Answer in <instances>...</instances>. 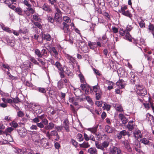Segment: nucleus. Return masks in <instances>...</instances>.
<instances>
[{"label":"nucleus","instance_id":"1","mask_svg":"<svg viewBox=\"0 0 154 154\" xmlns=\"http://www.w3.org/2000/svg\"><path fill=\"white\" fill-rule=\"evenodd\" d=\"M24 4L28 7L26 8V10H24L25 14L28 16H29L30 14H33L35 12V10L31 7L32 5L29 4L26 0H24L23 1Z\"/></svg>","mask_w":154,"mask_h":154},{"label":"nucleus","instance_id":"2","mask_svg":"<svg viewBox=\"0 0 154 154\" xmlns=\"http://www.w3.org/2000/svg\"><path fill=\"white\" fill-rule=\"evenodd\" d=\"M17 130L19 135L24 137L27 134V131L23 126H13Z\"/></svg>","mask_w":154,"mask_h":154},{"label":"nucleus","instance_id":"3","mask_svg":"<svg viewBox=\"0 0 154 154\" xmlns=\"http://www.w3.org/2000/svg\"><path fill=\"white\" fill-rule=\"evenodd\" d=\"M137 94L140 96H144L147 94L146 90L144 87L140 85L136 86V90Z\"/></svg>","mask_w":154,"mask_h":154},{"label":"nucleus","instance_id":"4","mask_svg":"<svg viewBox=\"0 0 154 154\" xmlns=\"http://www.w3.org/2000/svg\"><path fill=\"white\" fill-rule=\"evenodd\" d=\"M119 33L122 36H124V35H125V38L128 40L129 41H131V37L128 31H126L125 30H123V29L121 28L120 29Z\"/></svg>","mask_w":154,"mask_h":154},{"label":"nucleus","instance_id":"5","mask_svg":"<svg viewBox=\"0 0 154 154\" xmlns=\"http://www.w3.org/2000/svg\"><path fill=\"white\" fill-rule=\"evenodd\" d=\"M111 154H122V151L119 147L113 146L110 150Z\"/></svg>","mask_w":154,"mask_h":154},{"label":"nucleus","instance_id":"6","mask_svg":"<svg viewBox=\"0 0 154 154\" xmlns=\"http://www.w3.org/2000/svg\"><path fill=\"white\" fill-rule=\"evenodd\" d=\"M49 51L52 56L56 58H58V54L54 47L50 48Z\"/></svg>","mask_w":154,"mask_h":154},{"label":"nucleus","instance_id":"7","mask_svg":"<svg viewBox=\"0 0 154 154\" xmlns=\"http://www.w3.org/2000/svg\"><path fill=\"white\" fill-rule=\"evenodd\" d=\"M134 135L135 138H136L138 141L141 138H142L143 136L141 131L139 130H136L134 133Z\"/></svg>","mask_w":154,"mask_h":154},{"label":"nucleus","instance_id":"8","mask_svg":"<svg viewBox=\"0 0 154 154\" xmlns=\"http://www.w3.org/2000/svg\"><path fill=\"white\" fill-rule=\"evenodd\" d=\"M125 82L122 79L119 80L116 83L118 88L120 89L124 88L125 86Z\"/></svg>","mask_w":154,"mask_h":154},{"label":"nucleus","instance_id":"9","mask_svg":"<svg viewBox=\"0 0 154 154\" xmlns=\"http://www.w3.org/2000/svg\"><path fill=\"white\" fill-rule=\"evenodd\" d=\"M63 29L65 33H69L70 32V29L69 28V25L65 22H63Z\"/></svg>","mask_w":154,"mask_h":154},{"label":"nucleus","instance_id":"10","mask_svg":"<svg viewBox=\"0 0 154 154\" xmlns=\"http://www.w3.org/2000/svg\"><path fill=\"white\" fill-rule=\"evenodd\" d=\"M31 137L32 140L34 142H38L40 139L39 135L37 133L32 134Z\"/></svg>","mask_w":154,"mask_h":154},{"label":"nucleus","instance_id":"11","mask_svg":"<svg viewBox=\"0 0 154 154\" xmlns=\"http://www.w3.org/2000/svg\"><path fill=\"white\" fill-rule=\"evenodd\" d=\"M127 134V132L126 131L123 130L116 134V136L119 140L121 139L122 137V136H125Z\"/></svg>","mask_w":154,"mask_h":154},{"label":"nucleus","instance_id":"12","mask_svg":"<svg viewBox=\"0 0 154 154\" xmlns=\"http://www.w3.org/2000/svg\"><path fill=\"white\" fill-rule=\"evenodd\" d=\"M105 84H106L108 86L107 88L108 90H110L113 88V86L114 83L111 81L108 80H106L105 82Z\"/></svg>","mask_w":154,"mask_h":154},{"label":"nucleus","instance_id":"13","mask_svg":"<svg viewBox=\"0 0 154 154\" xmlns=\"http://www.w3.org/2000/svg\"><path fill=\"white\" fill-rule=\"evenodd\" d=\"M113 106L115 107L116 109L118 111L122 112L123 111V109L121 105L117 104H114Z\"/></svg>","mask_w":154,"mask_h":154},{"label":"nucleus","instance_id":"14","mask_svg":"<svg viewBox=\"0 0 154 154\" xmlns=\"http://www.w3.org/2000/svg\"><path fill=\"white\" fill-rule=\"evenodd\" d=\"M143 104L145 107V108L147 109L149 108V105H150L153 111V112L154 113V106L153 105V103H152L151 102H149L148 103H143Z\"/></svg>","mask_w":154,"mask_h":154},{"label":"nucleus","instance_id":"15","mask_svg":"<svg viewBox=\"0 0 154 154\" xmlns=\"http://www.w3.org/2000/svg\"><path fill=\"white\" fill-rule=\"evenodd\" d=\"M74 93L75 95L78 97H79L82 94L81 91L79 88L74 89Z\"/></svg>","mask_w":154,"mask_h":154},{"label":"nucleus","instance_id":"16","mask_svg":"<svg viewBox=\"0 0 154 154\" xmlns=\"http://www.w3.org/2000/svg\"><path fill=\"white\" fill-rule=\"evenodd\" d=\"M124 145L125 147L128 152H132V149L128 141L125 143Z\"/></svg>","mask_w":154,"mask_h":154},{"label":"nucleus","instance_id":"17","mask_svg":"<svg viewBox=\"0 0 154 154\" xmlns=\"http://www.w3.org/2000/svg\"><path fill=\"white\" fill-rule=\"evenodd\" d=\"M114 129L110 127V126H106L105 128V131L109 133H112Z\"/></svg>","mask_w":154,"mask_h":154},{"label":"nucleus","instance_id":"18","mask_svg":"<svg viewBox=\"0 0 154 154\" xmlns=\"http://www.w3.org/2000/svg\"><path fill=\"white\" fill-rule=\"evenodd\" d=\"M66 56L69 61L70 63H75V60L74 57L68 54H67Z\"/></svg>","mask_w":154,"mask_h":154},{"label":"nucleus","instance_id":"19","mask_svg":"<svg viewBox=\"0 0 154 154\" xmlns=\"http://www.w3.org/2000/svg\"><path fill=\"white\" fill-rule=\"evenodd\" d=\"M146 116L148 117L149 120L150 121L151 124L152 125H154V119L153 116L149 113H147Z\"/></svg>","mask_w":154,"mask_h":154},{"label":"nucleus","instance_id":"20","mask_svg":"<svg viewBox=\"0 0 154 154\" xmlns=\"http://www.w3.org/2000/svg\"><path fill=\"white\" fill-rule=\"evenodd\" d=\"M79 146L80 147L83 148H88L90 146V145L88 142H84L82 144H79Z\"/></svg>","mask_w":154,"mask_h":154},{"label":"nucleus","instance_id":"21","mask_svg":"<svg viewBox=\"0 0 154 154\" xmlns=\"http://www.w3.org/2000/svg\"><path fill=\"white\" fill-rule=\"evenodd\" d=\"M88 152L90 154H97V151L95 148L91 147L88 149Z\"/></svg>","mask_w":154,"mask_h":154},{"label":"nucleus","instance_id":"22","mask_svg":"<svg viewBox=\"0 0 154 154\" xmlns=\"http://www.w3.org/2000/svg\"><path fill=\"white\" fill-rule=\"evenodd\" d=\"M42 9L46 11L49 12L51 11V9L50 6L44 4L42 6Z\"/></svg>","mask_w":154,"mask_h":154},{"label":"nucleus","instance_id":"23","mask_svg":"<svg viewBox=\"0 0 154 154\" xmlns=\"http://www.w3.org/2000/svg\"><path fill=\"white\" fill-rule=\"evenodd\" d=\"M56 66L60 71H63V68L62 66L60 64V63L59 62L57 61L56 62L55 64H54Z\"/></svg>","mask_w":154,"mask_h":154},{"label":"nucleus","instance_id":"24","mask_svg":"<svg viewBox=\"0 0 154 154\" xmlns=\"http://www.w3.org/2000/svg\"><path fill=\"white\" fill-rule=\"evenodd\" d=\"M98 127V126H96L95 127H93L92 128H88V130L91 132L92 133L94 134H95L97 131Z\"/></svg>","mask_w":154,"mask_h":154},{"label":"nucleus","instance_id":"25","mask_svg":"<svg viewBox=\"0 0 154 154\" xmlns=\"http://www.w3.org/2000/svg\"><path fill=\"white\" fill-rule=\"evenodd\" d=\"M42 38L44 39H46L48 41H50L51 40V37L50 35L48 34H42Z\"/></svg>","mask_w":154,"mask_h":154},{"label":"nucleus","instance_id":"26","mask_svg":"<svg viewBox=\"0 0 154 154\" xmlns=\"http://www.w3.org/2000/svg\"><path fill=\"white\" fill-rule=\"evenodd\" d=\"M88 45L91 49H94L96 47V43L95 42L92 43L91 42H88Z\"/></svg>","mask_w":154,"mask_h":154},{"label":"nucleus","instance_id":"27","mask_svg":"<svg viewBox=\"0 0 154 154\" xmlns=\"http://www.w3.org/2000/svg\"><path fill=\"white\" fill-rule=\"evenodd\" d=\"M138 141H141L142 143L145 145H147L149 143V141L147 139L145 138H141Z\"/></svg>","mask_w":154,"mask_h":154},{"label":"nucleus","instance_id":"28","mask_svg":"<svg viewBox=\"0 0 154 154\" xmlns=\"http://www.w3.org/2000/svg\"><path fill=\"white\" fill-rule=\"evenodd\" d=\"M15 12H17L19 15L21 16L23 15V10L20 8L17 7L15 9Z\"/></svg>","mask_w":154,"mask_h":154},{"label":"nucleus","instance_id":"29","mask_svg":"<svg viewBox=\"0 0 154 154\" xmlns=\"http://www.w3.org/2000/svg\"><path fill=\"white\" fill-rule=\"evenodd\" d=\"M51 134L52 135L55 136L57 137V138L55 139V140L58 141L59 139V136L58 135L57 132L55 131H53L51 132Z\"/></svg>","mask_w":154,"mask_h":154},{"label":"nucleus","instance_id":"30","mask_svg":"<svg viewBox=\"0 0 154 154\" xmlns=\"http://www.w3.org/2000/svg\"><path fill=\"white\" fill-rule=\"evenodd\" d=\"M93 89L94 91L97 93H100L101 92V90L100 89V87L97 85H95L93 87Z\"/></svg>","mask_w":154,"mask_h":154},{"label":"nucleus","instance_id":"31","mask_svg":"<svg viewBox=\"0 0 154 154\" xmlns=\"http://www.w3.org/2000/svg\"><path fill=\"white\" fill-rule=\"evenodd\" d=\"M63 20L64 21V22H65L66 23H70L71 21V20L69 18L66 16H64L63 17Z\"/></svg>","mask_w":154,"mask_h":154},{"label":"nucleus","instance_id":"32","mask_svg":"<svg viewBox=\"0 0 154 154\" xmlns=\"http://www.w3.org/2000/svg\"><path fill=\"white\" fill-rule=\"evenodd\" d=\"M95 146L98 149H101L102 150L104 151L105 149L103 148L102 146V144L101 145L100 144H99L98 142H95Z\"/></svg>","mask_w":154,"mask_h":154},{"label":"nucleus","instance_id":"33","mask_svg":"<svg viewBox=\"0 0 154 154\" xmlns=\"http://www.w3.org/2000/svg\"><path fill=\"white\" fill-rule=\"evenodd\" d=\"M32 107L35 112L36 111H37L38 109H40L41 108V106L39 105L36 104H34L32 105Z\"/></svg>","mask_w":154,"mask_h":154},{"label":"nucleus","instance_id":"34","mask_svg":"<svg viewBox=\"0 0 154 154\" xmlns=\"http://www.w3.org/2000/svg\"><path fill=\"white\" fill-rule=\"evenodd\" d=\"M33 19L35 21H40L41 19L38 14H35L33 15Z\"/></svg>","mask_w":154,"mask_h":154},{"label":"nucleus","instance_id":"35","mask_svg":"<svg viewBox=\"0 0 154 154\" xmlns=\"http://www.w3.org/2000/svg\"><path fill=\"white\" fill-rule=\"evenodd\" d=\"M77 139L80 142L83 140L84 138L81 134L79 133L77 136Z\"/></svg>","mask_w":154,"mask_h":154},{"label":"nucleus","instance_id":"36","mask_svg":"<svg viewBox=\"0 0 154 154\" xmlns=\"http://www.w3.org/2000/svg\"><path fill=\"white\" fill-rule=\"evenodd\" d=\"M35 54L37 55L38 57H42V55L41 54V52L38 49H36L35 50Z\"/></svg>","mask_w":154,"mask_h":154},{"label":"nucleus","instance_id":"37","mask_svg":"<svg viewBox=\"0 0 154 154\" xmlns=\"http://www.w3.org/2000/svg\"><path fill=\"white\" fill-rule=\"evenodd\" d=\"M13 130V128L12 127H8L7 128L6 130L4 132V134L7 135L8 133H11Z\"/></svg>","mask_w":154,"mask_h":154},{"label":"nucleus","instance_id":"38","mask_svg":"<svg viewBox=\"0 0 154 154\" xmlns=\"http://www.w3.org/2000/svg\"><path fill=\"white\" fill-rule=\"evenodd\" d=\"M102 146L103 148H106L109 145V143L108 141H105L102 143Z\"/></svg>","mask_w":154,"mask_h":154},{"label":"nucleus","instance_id":"39","mask_svg":"<svg viewBox=\"0 0 154 154\" xmlns=\"http://www.w3.org/2000/svg\"><path fill=\"white\" fill-rule=\"evenodd\" d=\"M35 90L42 93H45L46 92V90L43 88L38 87Z\"/></svg>","mask_w":154,"mask_h":154},{"label":"nucleus","instance_id":"40","mask_svg":"<svg viewBox=\"0 0 154 154\" xmlns=\"http://www.w3.org/2000/svg\"><path fill=\"white\" fill-rule=\"evenodd\" d=\"M103 108L104 109H106L107 111H109L110 109V106L109 104L105 103L104 104V106H103Z\"/></svg>","mask_w":154,"mask_h":154},{"label":"nucleus","instance_id":"41","mask_svg":"<svg viewBox=\"0 0 154 154\" xmlns=\"http://www.w3.org/2000/svg\"><path fill=\"white\" fill-rule=\"evenodd\" d=\"M79 76L80 78V82L82 83H85V80L83 75L81 74H80L79 75Z\"/></svg>","mask_w":154,"mask_h":154},{"label":"nucleus","instance_id":"42","mask_svg":"<svg viewBox=\"0 0 154 154\" xmlns=\"http://www.w3.org/2000/svg\"><path fill=\"white\" fill-rule=\"evenodd\" d=\"M2 29L6 31L9 33H11L12 31L10 30L9 28L7 27H5L4 26H1Z\"/></svg>","mask_w":154,"mask_h":154},{"label":"nucleus","instance_id":"43","mask_svg":"<svg viewBox=\"0 0 154 154\" xmlns=\"http://www.w3.org/2000/svg\"><path fill=\"white\" fill-rule=\"evenodd\" d=\"M122 14L125 16L131 17V15L129 11H127L123 12Z\"/></svg>","mask_w":154,"mask_h":154},{"label":"nucleus","instance_id":"44","mask_svg":"<svg viewBox=\"0 0 154 154\" xmlns=\"http://www.w3.org/2000/svg\"><path fill=\"white\" fill-rule=\"evenodd\" d=\"M127 6H124L122 7L121 8V9L120 10V13H122V14L123 12L125 11V10H127Z\"/></svg>","mask_w":154,"mask_h":154},{"label":"nucleus","instance_id":"45","mask_svg":"<svg viewBox=\"0 0 154 154\" xmlns=\"http://www.w3.org/2000/svg\"><path fill=\"white\" fill-rule=\"evenodd\" d=\"M30 60L35 64L36 65H39L38 63L33 57H30Z\"/></svg>","mask_w":154,"mask_h":154},{"label":"nucleus","instance_id":"46","mask_svg":"<svg viewBox=\"0 0 154 154\" xmlns=\"http://www.w3.org/2000/svg\"><path fill=\"white\" fill-rule=\"evenodd\" d=\"M61 14V13H56L55 15V18L57 20H58L59 18L60 17V15Z\"/></svg>","mask_w":154,"mask_h":154},{"label":"nucleus","instance_id":"47","mask_svg":"<svg viewBox=\"0 0 154 154\" xmlns=\"http://www.w3.org/2000/svg\"><path fill=\"white\" fill-rule=\"evenodd\" d=\"M102 94L101 92L100 93H97L96 94V98L97 100H99L101 98V95Z\"/></svg>","mask_w":154,"mask_h":154},{"label":"nucleus","instance_id":"48","mask_svg":"<svg viewBox=\"0 0 154 154\" xmlns=\"http://www.w3.org/2000/svg\"><path fill=\"white\" fill-rule=\"evenodd\" d=\"M71 142L74 146L75 147H77L78 144V142L73 139H72Z\"/></svg>","mask_w":154,"mask_h":154},{"label":"nucleus","instance_id":"49","mask_svg":"<svg viewBox=\"0 0 154 154\" xmlns=\"http://www.w3.org/2000/svg\"><path fill=\"white\" fill-rule=\"evenodd\" d=\"M33 23L39 28L41 29L42 28V26L39 23L36 22H33Z\"/></svg>","mask_w":154,"mask_h":154},{"label":"nucleus","instance_id":"50","mask_svg":"<svg viewBox=\"0 0 154 154\" xmlns=\"http://www.w3.org/2000/svg\"><path fill=\"white\" fill-rule=\"evenodd\" d=\"M95 104L98 106L101 107L102 106V102L101 101H97L95 102Z\"/></svg>","mask_w":154,"mask_h":154},{"label":"nucleus","instance_id":"51","mask_svg":"<svg viewBox=\"0 0 154 154\" xmlns=\"http://www.w3.org/2000/svg\"><path fill=\"white\" fill-rule=\"evenodd\" d=\"M139 26L141 28L145 27V23L143 20L141 21L139 23Z\"/></svg>","mask_w":154,"mask_h":154},{"label":"nucleus","instance_id":"52","mask_svg":"<svg viewBox=\"0 0 154 154\" xmlns=\"http://www.w3.org/2000/svg\"><path fill=\"white\" fill-rule=\"evenodd\" d=\"M2 66L3 68L5 69H7L8 71H9L11 70L10 67L8 65H5L3 64H2Z\"/></svg>","mask_w":154,"mask_h":154},{"label":"nucleus","instance_id":"53","mask_svg":"<svg viewBox=\"0 0 154 154\" xmlns=\"http://www.w3.org/2000/svg\"><path fill=\"white\" fill-rule=\"evenodd\" d=\"M5 128L4 126H0V135L4 134V131H2V130L4 129Z\"/></svg>","mask_w":154,"mask_h":154},{"label":"nucleus","instance_id":"54","mask_svg":"<svg viewBox=\"0 0 154 154\" xmlns=\"http://www.w3.org/2000/svg\"><path fill=\"white\" fill-rule=\"evenodd\" d=\"M54 146L56 149H58L60 147V144L58 142H56L54 144Z\"/></svg>","mask_w":154,"mask_h":154},{"label":"nucleus","instance_id":"55","mask_svg":"<svg viewBox=\"0 0 154 154\" xmlns=\"http://www.w3.org/2000/svg\"><path fill=\"white\" fill-rule=\"evenodd\" d=\"M84 52L85 53L88 52V48L86 46H85L82 49Z\"/></svg>","mask_w":154,"mask_h":154},{"label":"nucleus","instance_id":"56","mask_svg":"<svg viewBox=\"0 0 154 154\" xmlns=\"http://www.w3.org/2000/svg\"><path fill=\"white\" fill-rule=\"evenodd\" d=\"M80 87L81 89L83 91L85 90V89L87 88L86 87V85L85 84H82L80 85Z\"/></svg>","mask_w":154,"mask_h":154},{"label":"nucleus","instance_id":"57","mask_svg":"<svg viewBox=\"0 0 154 154\" xmlns=\"http://www.w3.org/2000/svg\"><path fill=\"white\" fill-rule=\"evenodd\" d=\"M106 113L104 112H103L101 115V118L102 119H104L106 117Z\"/></svg>","mask_w":154,"mask_h":154},{"label":"nucleus","instance_id":"58","mask_svg":"<svg viewBox=\"0 0 154 154\" xmlns=\"http://www.w3.org/2000/svg\"><path fill=\"white\" fill-rule=\"evenodd\" d=\"M86 100L90 104H93V102L92 101V100L91 99V98L89 97H86Z\"/></svg>","mask_w":154,"mask_h":154},{"label":"nucleus","instance_id":"59","mask_svg":"<svg viewBox=\"0 0 154 154\" xmlns=\"http://www.w3.org/2000/svg\"><path fill=\"white\" fill-rule=\"evenodd\" d=\"M48 20L50 22L52 23L54 22V19L52 17H51L50 16H48Z\"/></svg>","mask_w":154,"mask_h":154},{"label":"nucleus","instance_id":"60","mask_svg":"<svg viewBox=\"0 0 154 154\" xmlns=\"http://www.w3.org/2000/svg\"><path fill=\"white\" fill-rule=\"evenodd\" d=\"M119 117L121 120H122L124 118H125V117L124 116V115L121 113L119 114Z\"/></svg>","mask_w":154,"mask_h":154},{"label":"nucleus","instance_id":"61","mask_svg":"<svg viewBox=\"0 0 154 154\" xmlns=\"http://www.w3.org/2000/svg\"><path fill=\"white\" fill-rule=\"evenodd\" d=\"M84 138H85V140H86V141H88L89 140V137H88V135L86 134V133H84Z\"/></svg>","mask_w":154,"mask_h":154},{"label":"nucleus","instance_id":"62","mask_svg":"<svg viewBox=\"0 0 154 154\" xmlns=\"http://www.w3.org/2000/svg\"><path fill=\"white\" fill-rule=\"evenodd\" d=\"M17 115L19 117H22L23 116L24 114L22 111H20L18 112Z\"/></svg>","mask_w":154,"mask_h":154},{"label":"nucleus","instance_id":"63","mask_svg":"<svg viewBox=\"0 0 154 154\" xmlns=\"http://www.w3.org/2000/svg\"><path fill=\"white\" fill-rule=\"evenodd\" d=\"M149 29L150 30H153L154 29V26L153 25H150L149 26Z\"/></svg>","mask_w":154,"mask_h":154},{"label":"nucleus","instance_id":"64","mask_svg":"<svg viewBox=\"0 0 154 154\" xmlns=\"http://www.w3.org/2000/svg\"><path fill=\"white\" fill-rule=\"evenodd\" d=\"M121 121L122 122V123L124 124H126L128 122V120L126 119L125 117Z\"/></svg>","mask_w":154,"mask_h":154}]
</instances>
